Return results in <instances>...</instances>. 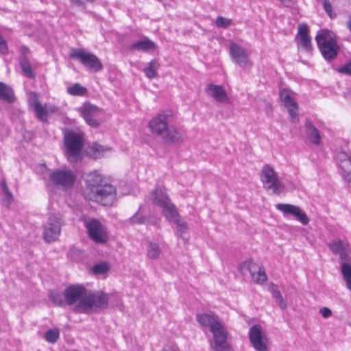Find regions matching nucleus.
Wrapping results in <instances>:
<instances>
[{"label":"nucleus","mask_w":351,"mask_h":351,"mask_svg":"<svg viewBox=\"0 0 351 351\" xmlns=\"http://www.w3.org/2000/svg\"><path fill=\"white\" fill-rule=\"evenodd\" d=\"M0 99L8 102L14 101V94L12 90L3 83L0 82Z\"/></svg>","instance_id":"nucleus-34"},{"label":"nucleus","mask_w":351,"mask_h":351,"mask_svg":"<svg viewBox=\"0 0 351 351\" xmlns=\"http://www.w3.org/2000/svg\"><path fill=\"white\" fill-rule=\"evenodd\" d=\"M156 47V45L154 42L152 41L148 38L145 37L143 40L133 43L130 46V49L140 51H147L149 50L155 49Z\"/></svg>","instance_id":"nucleus-27"},{"label":"nucleus","mask_w":351,"mask_h":351,"mask_svg":"<svg viewBox=\"0 0 351 351\" xmlns=\"http://www.w3.org/2000/svg\"><path fill=\"white\" fill-rule=\"evenodd\" d=\"M62 223V219L60 215H51L44 226V240L47 243L53 242L57 240L60 234Z\"/></svg>","instance_id":"nucleus-10"},{"label":"nucleus","mask_w":351,"mask_h":351,"mask_svg":"<svg viewBox=\"0 0 351 351\" xmlns=\"http://www.w3.org/2000/svg\"><path fill=\"white\" fill-rule=\"evenodd\" d=\"M204 91L208 97L217 102L225 104L230 103V97L225 88L221 85L208 84L206 85Z\"/></svg>","instance_id":"nucleus-16"},{"label":"nucleus","mask_w":351,"mask_h":351,"mask_svg":"<svg viewBox=\"0 0 351 351\" xmlns=\"http://www.w3.org/2000/svg\"><path fill=\"white\" fill-rule=\"evenodd\" d=\"M297 206L290 204H278L276 205V208L283 213L285 215H293V213L296 208Z\"/></svg>","instance_id":"nucleus-39"},{"label":"nucleus","mask_w":351,"mask_h":351,"mask_svg":"<svg viewBox=\"0 0 351 351\" xmlns=\"http://www.w3.org/2000/svg\"><path fill=\"white\" fill-rule=\"evenodd\" d=\"M328 245L334 254L339 256V262L350 258L348 256L350 252V247L347 244L343 243L341 240L335 239L329 243Z\"/></svg>","instance_id":"nucleus-22"},{"label":"nucleus","mask_w":351,"mask_h":351,"mask_svg":"<svg viewBox=\"0 0 351 351\" xmlns=\"http://www.w3.org/2000/svg\"><path fill=\"white\" fill-rule=\"evenodd\" d=\"M145 246L146 256L149 260L154 261L160 258L162 249L158 243L147 240Z\"/></svg>","instance_id":"nucleus-26"},{"label":"nucleus","mask_w":351,"mask_h":351,"mask_svg":"<svg viewBox=\"0 0 351 351\" xmlns=\"http://www.w3.org/2000/svg\"><path fill=\"white\" fill-rule=\"evenodd\" d=\"M73 7H84L86 3H93L95 0H70Z\"/></svg>","instance_id":"nucleus-47"},{"label":"nucleus","mask_w":351,"mask_h":351,"mask_svg":"<svg viewBox=\"0 0 351 351\" xmlns=\"http://www.w3.org/2000/svg\"><path fill=\"white\" fill-rule=\"evenodd\" d=\"M232 23L231 19L226 18L223 16H218L215 21V25L218 27L227 28Z\"/></svg>","instance_id":"nucleus-43"},{"label":"nucleus","mask_w":351,"mask_h":351,"mask_svg":"<svg viewBox=\"0 0 351 351\" xmlns=\"http://www.w3.org/2000/svg\"><path fill=\"white\" fill-rule=\"evenodd\" d=\"M64 145L66 157L70 162H76L82 159L84 143L81 135L72 131L66 132Z\"/></svg>","instance_id":"nucleus-5"},{"label":"nucleus","mask_w":351,"mask_h":351,"mask_svg":"<svg viewBox=\"0 0 351 351\" xmlns=\"http://www.w3.org/2000/svg\"><path fill=\"white\" fill-rule=\"evenodd\" d=\"M45 338L47 341L51 343H56L60 338V331L57 328H52L47 330L45 333Z\"/></svg>","instance_id":"nucleus-41"},{"label":"nucleus","mask_w":351,"mask_h":351,"mask_svg":"<svg viewBox=\"0 0 351 351\" xmlns=\"http://www.w3.org/2000/svg\"><path fill=\"white\" fill-rule=\"evenodd\" d=\"M348 187L351 189V174L344 178Z\"/></svg>","instance_id":"nucleus-53"},{"label":"nucleus","mask_w":351,"mask_h":351,"mask_svg":"<svg viewBox=\"0 0 351 351\" xmlns=\"http://www.w3.org/2000/svg\"><path fill=\"white\" fill-rule=\"evenodd\" d=\"M84 180L88 197L104 184L102 176L97 171H93L87 173L85 176Z\"/></svg>","instance_id":"nucleus-19"},{"label":"nucleus","mask_w":351,"mask_h":351,"mask_svg":"<svg viewBox=\"0 0 351 351\" xmlns=\"http://www.w3.org/2000/svg\"><path fill=\"white\" fill-rule=\"evenodd\" d=\"M173 223L177 225V232L176 234L178 237H180L183 240H186L184 234L188 230V225L186 222L181 221L180 218L173 221Z\"/></svg>","instance_id":"nucleus-40"},{"label":"nucleus","mask_w":351,"mask_h":351,"mask_svg":"<svg viewBox=\"0 0 351 351\" xmlns=\"http://www.w3.org/2000/svg\"><path fill=\"white\" fill-rule=\"evenodd\" d=\"M256 267V265L252 260H247L243 262L240 266V270L243 274H245L246 271H249L251 273L252 278L254 282L256 284L263 283L267 280V277L265 273V269L263 266L258 267V270L255 272L254 269Z\"/></svg>","instance_id":"nucleus-17"},{"label":"nucleus","mask_w":351,"mask_h":351,"mask_svg":"<svg viewBox=\"0 0 351 351\" xmlns=\"http://www.w3.org/2000/svg\"><path fill=\"white\" fill-rule=\"evenodd\" d=\"M210 332L213 337L211 348L215 351H226L229 348V344L227 341L228 332L224 324L222 323Z\"/></svg>","instance_id":"nucleus-14"},{"label":"nucleus","mask_w":351,"mask_h":351,"mask_svg":"<svg viewBox=\"0 0 351 351\" xmlns=\"http://www.w3.org/2000/svg\"><path fill=\"white\" fill-rule=\"evenodd\" d=\"M99 111L98 107L90 104H84L80 108V112L86 123L95 128L100 125V121L96 119Z\"/></svg>","instance_id":"nucleus-18"},{"label":"nucleus","mask_w":351,"mask_h":351,"mask_svg":"<svg viewBox=\"0 0 351 351\" xmlns=\"http://www.w3.org/2000/svg\"><path fill=\"white\" fill-rule=\"evenodd\" d=\"M293 217H294L298 221H299L302 225H308L309 223V219L306 214L299 207L297 206Z\"/></svg>","instance_id":"nucleus-37"},{"label":"nucleus","mask_w":351,"mask_h":351,"mask_svg":"<svg viewBox=\"0 0 351 351\" xmlns=\"http://www.w3.org/2000/svg\"><path fill=\"white\" fill-rule=\"evenodd\" d=\"M324 7L326 12L330 18L336 16V14L332 12V6L328 1H324Z\"/></svg>","instance_id":"nucleus-45"},{"label":"nucleus","mask_w":351,"mask_h":351,"mask_svg":"<svg viewBox=\"0 0 351 351\" xmlns=\"http://www.w3.org/2000/svg\"><path fill=\"white\" fill-rule=\"evenodd\" d=\"M149 198L154 204L158 206L170 200L164 187H157L151 193Z\"/></svg>","instance_id":"nucleus-25"},{"label":"nucleus","mask_w":351,"mask_h":351,"mask_svg":"<svg viewBox=\"0 0 351 351\" xmlns=\"http://www.w3.org/2000/svg\"><path fill=\"white\" fill-rule=\"evenodd\" d=\"M56 110L57 108L55 106H49L47 108L46 105L42 106L40 104H37L36 107L34 108L37 117L43 121H45L46 116L49 113H53L56 112Z\"/></svg>","instance_id":"nucleus-32"},{"label":"nucleus","mask_w":351,"mask_h":351,"mask_svg":"<svg viewBox=\"0 0 351 351\" xmlns=\"http://www.w3.org/2000/svg\"><path fill=\"white\" fill-rule=\"evenodd\" d=\"M196 319L202 327L208 328L210 332L223 323L219 316L214 313L198 314Z\"/></svg>","instance_id":"nucleus-20"},{"label":"nucleus","mask_w":351,"mask_h":351,"mask_svg":"<svg viewBox=\"0 0 351 351\" xmlns=\"http://www.w3.org/2000/svg\"><path fill=\"white\" fill-rule=\"evenodd\" d=\"M318 47L325 60H334L338 53L339 47L337 44V36L334 32L322 29L316 36Z\"/></svg>","instance_id":"nucleus-3"},{"label":"nucleus","mask_w":351,"mask_h":351,"mask_svg":"<svg viewBox=\"0 0 351 351\" xmlns=\"http://www.w3.org/2000/svg\"><path fill=\"white\" fill-rule=\"evenodd\" d=\"M160 66V64L158 60L154 59L151 60L148 65L143 69V72L147 77L152 80L158 77L157 71Z\"/></svg>","instance_id":"nucleus-31"},{"label":"nucleus","mask_w":351,"mask_h":351,"mask_svg":"<svg viewBox=\"0 0 351 351\" xmlns=\"http://www.w3.org/2000/svg\"><path fill=\"white\" fill-rule=\"evenodd\" d=\"M162 351H179V349L175 344H169L166 345Z\"/></svg>","instance_id":"nucleus-52"},{"label":"nucleus","mask_w":351,"mask_h":351,"mask_svg":"<svg viewBox=\"0 0 351 351\" xmlns=\"http://www.w3.org/2000/svg\"><path fill=\"white\" fill-rule=\"evenodd\" d=\"M269 291L272 294V297L275 299L276 302L278 304L279 307L282 310L286 309L287 307V304L284 300L282 295L278 290L277 286L274 284L271 285L269 287Z\"/></svg>","instance_id":"nucleus-33"},{"label":"nucleus","mask_w":351,"mask_h":351,"mask_svg":"<svg viewBox=\"0 0 351 351\" xmlns=\"http://www.w3.org/2000/svg\"><path fill=\"white\" fill-rule=\"evenodd\" d=\"M337 159L342 171L343 178L351 174V155L341 152L337 154Z\"/></svg>","instance_id":"nucleus-23"},{"label":"nucleus","mask_w":351,"mask_h":351,"mask_svg":"<svg viewBox=\"0 0 351 351\" xmlns=\"http://www.w3.org/2000/svg\"><path fill=\"white\" fill-rule=\"evenodd\" d=\"M29 50L27 47H23L21 48V53H23V55L25 56L26 54H27L29 53Z\"/></svg>","instance_id":"nucleus-54"},{"label":"nucleus","mask_w":351,"mask_h":351,"mask_svg":"<svg viewBox=\"0 0 351 351\" xmlns=\"http://www.w3.org/2000/svg\"><path fill=\"white\" fill-rule=\"evenodd\" d=\"M49 297L51 302L56 305L62 306L66 304V299L64 298L63 293H61L58 291H50Z\"/></svg>","instance_id":"nucleus-35"},{"label":"nucleus","mask_w":351,"mask_h":351,"mask_svg":"<svg viewBox=\"0 0 351 351\" xmlns=\"http://www.w3.org/2000/svg\"><path fill=\"white\" fill-rule=\"evenodd\" d=\"M341 263V272L343 278L346 282V285L348 289L351 290V260H343Z\"/></svg>","instance_id":"nucleus-29"},{"label":"nucleus","mask_w":351,"mask_h":351,"mask_svg":"<svg viewBox=\"0 0 351 351\" xmlns=\"http://www.w3.org/2000/svg\"><path fill=\"white\" fill-rule=\"evenodd\" d=\"M88 235L96 243H106L108 236L106 228L98 219H90L84 222Z\"/></svg>","instance_id":"nucleus-8"},{"label":"nucleus","mask_w":351,"mask_h":351,"mask_svg":"<svg viewBox=\"0 0 351 351\" xmlns=\"http://www.w3.org/2000/svg\"><path fill=\"white\" fill-rule=\"evenodd\" d=\"M174 113L171 110L160 111L149 121L148 128L151 133L159 136L167 145H176L183 141L182 132L172 125Z\"/></svg>","instance_id":"nucleus-1"},{"label":"nucleus","mask_w":351,"mask_h":351,"mask_svg":"<svg viewBox=\"0 0 351 351\" xmlns=\"http://www.w3.org/2000/svg\"><path fill=\"white\" fill-rule=\"evenodd\" d=\"M117 190L110 184L104 183L89 197L90 200L98 202L104 206H111L116 199Z\"/></svg>","instance_id":"nucleus-9"},{"label":"nucleus","mask_w":351,"mask_h":351,"mask_svg":"<svg viewBox=\"0 0 351 351\" xmlns=\"http://www.w3.org/2000/svg\"><path fill=\"white\" fill-rule=\"evenodd\" d=\"M109 298L102 291H88L86 298L79 305L75 306V311L81 313H90L108 306Z\"/></svg>","instance_id":"nucleus-4"},{"label":"nucleus","mask_w":351,"mask_h":351,"mask_svg":"<svg viewBox=\"0 0 351 351\" xmlns=\"http://www.w3.org/2000/svg\"><path fill=\"white\" fill-rule=\"evenodd\" d=\"M305 132L308 140L315 145L321 143V137L319 130L310 120H306L305 123Z\"/></svg>","instance_id":"nucleus-24"},{"label":"nucleus","mask_w":351,"mask_h":351,"mask_svg":"<svg viewBox=\"0 0 351 351\" xmlns=\"http://www.w3.org/2000/svg\"><path fill=\"white\" fill-rule=\"evenodd\" d=\"M86 92L87 89L79 83H76L67 88V93L71 95L82 96L84 95Z\"/></svg>","instance_id":"nucleus-36"},{"label":"nucleus","mask_w":351,"mask_h":351,"mask_svg":"<svg viewBox=\"0 0 351 351\" xmlns=\"http://www.w3.org/2000/svg\"><path fill=\"white\" fill-rule=\"evenodd\" d=\"M21 67L24 75L29 78H34L35 75L32 69L29 62L24 58L20 62Z\"/></svg>","instance_id":"nucleus-38"},{"label":"nucleus","mask_w":351,"mask_h":351,"mask_svg":"<svg viewBox=\"0 0 351 351\" xmlns=\"http://www.w3.org/2000/svg\"><path fill=\"white\" fill-rule=\"evenodd\" d=\"M160 207L162 208L163 214L169 221L173 222L180 218L175 205L170 200Z\"/></svg>","instance_id":"nucleus-30"},{"label":"nucleus","mask_w":351,"mask_h":351,"mask_svg":"<svg viewBox=\"0 0 351 351\" xmlns=\"http://www.w3.org/2000/svg\"><path fill=\"white\" fill-rule=\"evenodd\" d=\"M109 270V266L106 263H101L93 267L92 271L95 274L100 275L106 273Z\"/></svg>","instance_id":"nucleus-44"},{"label":"nucleus","mask_w":351,"mask_h":351,"mask_svg":"<svg viewBox=\"0 0 351 351\" xmlns=\"http://www.w3.org/2000/svg\"><path fill=\"white\" fill-rule=\"evenodd\" d=\"M0 186L1 189L2 204L8 208L10 207V205L14 202V195L9 189L7 183L4 179L0 182Z\"/></svg>","instance_id":"nucleus-28"},{"label":"nucleus","mask_w":351,"mask_h":351,"mask_svg":"<svg viewBox=\"0 0 351 351\" xmlns=\"http://www.w3.org/2000/svg\"><path fill=\"white\" fill-rule=\"evenodd\" d=\"M87 289L82 285H71L64 289L63 294L66 305H79L86 298Z\"/></svg>","instance_id":"nucleus-12"},{"label":"nucleus","mask_w":351,"mask_h":351,"mask_svg":"<svg viewBox=\"0 0 351 351\" xmlns=\"http://www.w3.org/2000/svg\"><path fill=\"white\" fill-rule=\"evenodd\" d=\"M8 51L6 41L0 36V53L4 54Z\"/></svg>","instance_id":"nucleus-49"},{"label":"nucleus","mask_w":351,"mask_h":351,"mask_svg":"<svg viewBox=\"0 0 351 351\" xmlns=\"http://www.w3.org/2000/svg\"><path fill=\"white\" fill-rule=\"evenodd\" d=\"M319 313L324 318H328L331 316L332 311L328 307H324L319 310Z\"/></svg>","instance_id":"nucleus-50"},{"label":"nucleus","mask_w":351,"mask_h":351,"mask_svg":"<svg viewBox=\"0 0 351 351\" xmlns=\"http://www.w3.org/2000/svg\"><path fill=\"white\" fill-rule=\"evenodd\" d=\"M37 104H40L38 95L34 93H31L29 97V104L34 109Z\"/></svg>","instance_id":"nucleus-46"},{"label":"nucleus","mask_w":351,"mask_h":351,"mask_svg":"<svg viewBox=\"0 0 351 351\" xmlns=\"http://www.w3.org/2000/svg\"><path fill=\"white\" fill-rule=\"evenodd\" d=\"M49 178L57 187L68 190L74 186L77 176L73 170L63 168L54 169L49 173Z\"/></svg>","instance_id":"nucleus-6"},{"label":"nucleus","mask_w":351,"mask_h":351,"mask_svg":"<svg viewBox=\"0 0 351 351\" xmlns=\"http://www.w3.org/2000/svg\"><path fill=\"white\" fill-rule=\"evenodd\" d=\"M106 151H107V149L104 146L97 143L93 144L90 147V152L95 158L101 156Z\"/></svg>","instance_id":"nucleus-42"},{"label":"nucleus","mask_w":351,"mask_h":351,"mask_svg":"<svg viewBox=\"0 0 351 351\" xmlns=\"http://www.w3.org/2000/svg\"><path fill=\"white\" fill-rule=\"evenodd\" d=\"M260 179L263 189L273 195H279L284 192L285 185L274 167L269 164L263 166Z\"/></svg>","instance_id":"nucleus-2"},{"label":"nucleus","mask_w":351,"mask_h":351,"mask_svg":"<svg viewBox=\"0 0 351 351\" xmlns=\"http://www.w3.org/2000/svg\"><path fill=\"white\" fill-rule=\"evenodd\" d=\"M347 27L351 32V15L348 16V20L346 23Z\"/></svg>","instance_id":"nucleus-55"},{"label":"nucleus","mask_w":351,"mask_h":351,"mask_svg":"<svg viewBox=\"0 0 351 351\" xmlns=\"http://www.w3.org/2000/svg\"><path fill=\"white\" fill-rule=\"evenodd\" d=\"M298 44L305 51L311 50V40L309 36V29L308 25L304 23H300L298 27V34L295 37Z\"/></svg>","instance_id":"nucleus-21"},{"label":"nucleus","mask_w":351,"mask_h":351,"mask_svg":"<svg viewBox=\"0 0 351 351\" xmlns=\"http://www.w3.org/2000/svg\"><path fill=\"white\" fill-rule=\"evenodd\" d=\"M294 93L289 89H282L279 93L280 100L287 108L290 121L293 123H298V104L293 97Z\"/></svg>","instance_id":"nucleus-11"},{"label":"nucleus","mask_w":351,"mask_h":351,"mask_svg":"<svg viewBox=\"0 0 351 351\" xmlns=\"http://www.w3.org/2000/svg\"><path fill=\"white\" fill-rule=\"evenodd\" d=\"M72 59L79 60L84 66L97 72L103 66L98 58L93 53L86 51L84 49H72L69 55Z\"/></svg>","instance_id":"nucleus-7"},{"label":"nucleus","mask_w":351,"mask_h":351,"mask_svg":"<svg viewBox=\"0 0 351 351\" xmlns=\"http://www.w3.org/2000/svg\"><path fill=\"white\" fill-rule=\"evenodd\" d=\"M230 56L232 61L241 67L251 64L247 49L236 43L230 45Z\"/></svg>","instance_id":"nucleus-15"},{"label":"nucleus","mask_w":351,"mask_h":351,"mask_svg":"<svg viewBox=\"0 0 351 351\" xmlns=\"http://www.w3.org/2000/svg\"><path fill=\"white\" fill-rule=\"evenodd\" d=\"M130 222L132 224L144 223L145 222V217L138 214H136L130 219Z\"/></svg>","instance_id":"nucleus-48"},{"label":"nucleus","mask_w":351,"mask_h":351,"mask_svg":"<svg viewBox=\"0 0 351 351\" xmlns=\"http://www.w3.org/2000/svg\"><path fill=\"white\" fill-rule=\"evenodd\" d=\"M249 337L256 351H268L267 339L260 325L255 324L250 328Z\"/></svg>","instance_id":"nucleus-13"},{"label":"nucleus","mask_w":351,"mask_h":351,"mask_svg":"<svg viewBox=\"0 0 351 351\" xmlns=\"http://www.w3.org/2000/svg\"><path fill=\"white\" fill-rule=\"evenodd\" d=\"M339 71L341 73H346L348 75H351V62L345 64L343 66H342Z\"/></svg>","instance_id":"nucleus-51"}]
</instances>
